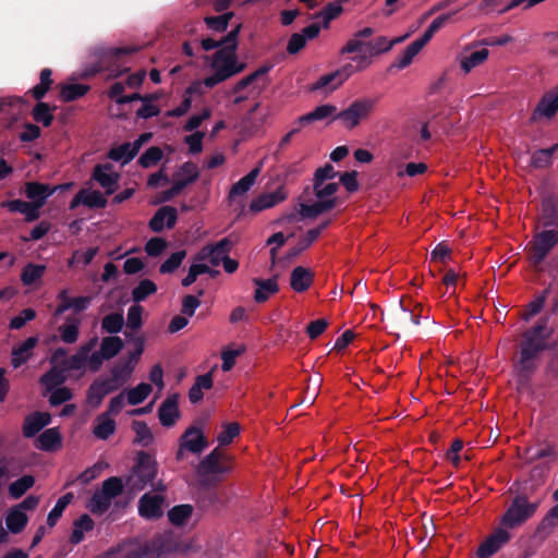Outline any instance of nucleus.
<instances>
[{"label": "nucleus", "mask_w": 558, "mask_h": 558, "mask_svg": "<svg viewBox=\"0 0 558 558\" xmlns=\"http://www.w3.org/2000/svg\"><path fill=\"white\" fill-rule=\"evenodd\" d=\"M239 31L240 25H236L222 40V47L211 57L213 74L203 82L206 87L211 88L245 69V63L240 62L236 56Z\"/></svg>", "instance_id": "obj_1"}, {"label": "nucleus", "mask_w": 558, "mask_h": 558, "mask_svg": "<svg viewBox=\"0 0 558 558\" xmlns=\"http://www.w3.org/2000/svg\"><path fill=\"white\" fill-rule=\"evenodd\" d=\"M338 182H313V197L310 193L303 195L299 203V216L302 219H315L338 205Z\"/></svg>", "instance_id": "obj_2"}, {"label": "nucleus", "mask_w": 558, "mask_h": 558, "mask_svg": "<svg viewBox=\"0 0 558 558\" xmlns=\"http://www.w3.org/2000/svg\"><path fill=\"white\" fill-rule=\"evenodd\" d=\"M549 336L550 330L545 324H538L524 333L520 357L515 366L518 372L523 374L531 373L536 367V359L539 352L545 349L546 340Z\"/></svg>", "instance_id": "obj_3"}, {"label": "nucleus", "mask_w": 558, "mask_h": 558, "mask_svg": "<svg viewBox=\"0 0 558 558\" xmlns=\"http://www.w3.org/2000/svg\"><path fill=\"white\" fill-rule=\"evenodd\" d=\"M157 476V462L146 453L138 456L137 464L126 480V485L132 490H142L153 484Z\"/></svg>", "instance_id": "obj_4"}, {"label": "nucleus", "mask_w": 558, "mask_h": 558, "mask_svg": "<svg viewBox=\"0 0 558 558\" xmlns=\"http://www.w3.org/2000/svg\"><path fill=\"white\" fill-rule=\"evenodd\" d=\"M123 489L122 481L118 477H110L102 483L101 489L94 493L87 508L97 514H102L111 506L114 497L120 495Z\"/></svg>", "instance_id": "obj_5"}, {"label": "nucleus", "mask_w": 558, "mask_h": 558, "mask_svg": "<svg viewBox=\"0 0 558 558\" xmlns=\"http://www.w3.org/2000/svg\"><path fill=\"white\" fill-rule=\"evenodd\" d=\"M375 105L376 101L371 98L356 99L348 108L338 112L337 119L345 129L353 130L371 116Z\"/></svg>", "instance_id": "obj_6"}, {"label": "nucleus", "mask_w": 558, "mask_h": 558, "mask_svg": "<svg viewBox=\"0 0 558 558\" xmlns=\"http://www.w3.org/2000/svg\"><path fill=\"white\" fill-rule=\"evenodd\" d=\"M157 492L145 493L138 500V514L146 520H157L163 515L166 507V489L161 482L156 485Z\"/></svg>", "instance_id": "obj_7"}, {"label": "nucleus", "mask_w": 558, "mask_h": 558, "mask_svg": "<svg viewBox=\"0 0 558 558\" xmlns=\"http://www.w3.org/2000/svg\"><path fill=\"white\" fill-rule=\"evenodd\" d=\"M557 243L558 228L536 232L530 244V260L532 265H539Z\"/></svg>", "instance_id": "obj_8"}, {"label": "nucleus", "mask_w": 558, "mask_h": 558, "mask_svg": "<svg viewBox=\"0 0 558 558\" xmlns=\"http://www.w3.org/2000/svg\"><path fill=\"white\" fill-rule=\"evenodd\" d=\"M267 71V68H259L253 73L241 78L230 89V94L236 95V97L234 98V104H240L243 100L247 99L250 95L258 93L262 87L259 82L264 80Z\"/></svg>", "instance_id": "obj_9"}, {"label": "nucleus", "mask_w": 558, "mask_h": 558, "mask_svg": "<svg viewBox=\"0 0 558 558\" xmlns=\"http://www.w3.org/2000/svg\"><path fill=\"white\" fill-rule=\"evenodd\" d=\"M536 509L537 504L518 498L504 514L501 523L507 527H515L532 517Z\"/></svg>", "instance_id": "obj_10"}, {"label": "nucleus", "mask_w": 558, "mask_h": 558, "mask_svg": "<svg viewBox=\"0 0 558 558\" xmlns=\"http://www.w3.org/2000/svg\"><path fill=\"white\" fill-rule=\"evenodd\" d=\"M359 72L356 64L352 61L351 63L344 64L339 70L329 74L320 76L316 83L312 86L313 90H328L332 92L341 86L351 75Z\"/></svg>", "instance_id": "obj_11"}, {"label": "nucleus", "mask_w": 558, "mask_h": 558, "mask_svg": "<svg viewBox=\"0 0 558 558\" xmlns=\"http://www.w3.org/2000/svg\"><path fill=\"white\" fill-rule=\"evenodd\" d=\"M558 112V85L547 90L534 108L531 121L545 122L551 120Z\"/></svg>", "instance_id": "obj_12"}, {"label": "nucleus", "mask_w": 558, "mask_h": 558, "mask_svg": "<svg viewBox=\"0 0 558 558\" xmlns=\"http://www.w3.org/2000/svg\"><path fill=\"white\" fill-rule=\"evenodd\" d=\"M369 53H362L352 58V61L356 64L357 71L362 72L366 70L372 65L374 57L388 52L393 47V43L384 36L369 41Z\"/></svg>", "instance_id": "obj_13"}, {"label": "nucleus", "mask_w": 558, "mask_h": 558, "mask_svg": "<svg viewBox=\"0 0 558 558\" xmlns=\"http://www.w3.org/2000/svg\"><path fill=\"white\" fill-rule=\"evenodd\" d=\"M231 242L228 239H222L215 244L204 246L196 255V260L206 262L211 266H218L226 255L229 254Z\"/></svg>", "instance_id": "obj_14"}, {"label": "nucleus", "mask_w": 558, "mask_h": 558, "mask_svg": "<svg viewBox=\"0 0 558 558\" xmlns=\"http://www.w3.org/2000/svg\"><path fill=\"white\" fill-rule=\"evenodd\" d=\"M391 329L395 331H407L411 325L420 324V316L413 315L412 312L403 307L401 303L396 305L387 316Z\"/></svg>", "instance_id": "obj_15"}, {"label": "nucleus", "mask_w": 558, "mask_h": 558, "mask_svg": "<svg viewBox=\"0 0 558 558\" xmlns=\"http://www.w3.org/2000/svg\"><path fill=\"white\" fill-rule=\"evenodd\" d=\"M489 57L487 48L465 47L459 54L458 61L460 69L465 73H470L473 69L483 64Z\"/></svg>", "instance_id": "obj_16"}, {"label": "nucleus", "mask_w": 558, "mask_h": 558, "mask_svg": "<svg viewBox=\"0 0 558 558\" xmlns=\"http://www.w3.org/2000/svg\"><path fill=\"white\" fill-rule=\"evenodd\" d=\"M207 447V441L201 429L190 427L181 437V446L177 453L178 459L183 458V450L186 449L194 453L202 452Z\"/></svg>", "instance_id": "obj_17"}, {"label": "nucleus", "mask_w": 558, "mask_h": 558, "mask_svg": "<svg viewBox=\"0 0 558 558\" xmlns=\"http://www.w3.org/2000/svg\"><path fill=\"white\" fill-rule=\"evenodd\" d=\"M117 390V385L107 378H98L93 381L87 390L86 402L92 409L98 408L104 398Z\"/></svg>", "instance_id": "obj_18"}, {"label": "nucleus", "mask_w": 558, "mask_h": 558, "mask_svg": "<svg viewBox=\"0 0 558 558\" xmlns=\"http://www.w3.org/2000/svg\"><path fill=\"white\" fill-rule=\"evenodd\" d=\"M66 351L64 349H58L51 356V364L57 365L61 360L65 359ZM64 368H57L53 366L48 373L44 374L40 377V383L46 387L47 390H52L58 385L64 381Z\"/></svg>", "instance_id": "obj_19"}, {"label": "nucleus", "mask_w": 558, "mask_h": 558, "mask_svg": "<svg viewBox=\"0 0 558 558\" xmlns=\"http://www.w3.org/2000/svg\"><path fill=\"white\" fill-rule=\"evenodd\" d=\"M178 393H172L166 398L158 410V417L162 426L170 427L175 424L180 417Z\"/></svg>", "instance_id": "obj_20"}, {"label": "nucleus", "mask_w": 558, "mask_h": 558, "mask_svg": "<svg viewBox=\"0 0 558 558\" xmlns=\"http://www.w3.org/2000/svg\"><path fill=\"white\" fill-rule=\"evenodd\" d=\"M93 179L110 195L117 190L120 175L110 165H98L94 169Z\"/></svg>", "instance_id": "obj_21"}, {"label": "nucleus", "mask_w": 558, "mask_h": 558, "mask_svg": "<svg viewBox=\"0 0 558 558\" xmlns=\"http://www.w3.org/2000/svg\"><path fill=\"white\" fill-rule=\"evenodd\" d=\"M509 538L510 534L506 530L498 529L480 546L477 550L478 558H489L497 553Z\"/></svg>", "instance_id": "obj_22"}, {"label": "nucleus", "mask_w": 558, "mask_h": 558, "mask_svg": "<svg viewBox=\"0 0 558 558\" xmlns=\"http://www.w3.org/2000/svg\"><path fill=\"white\" fill-rule=\"evenodd\" d=\"M34 446L43 451H58L62 447V436L57 427L43 432L35 440Z\"/></svg>", "instance_id": "obj_23"}, {"label": "nucleus", "mask_w": 558, "mask_h": 558, "mask_svg": "<svg viewBox=\"0 0 558 558\" xmlns=\"http://www.w3.org/2000/svg\"><path fill=\"white\" fill-rule=\"evenodd\" d=\"M287 197L282 189L274 192L264 193L254 198L250 204L251 211L258 213L276 206Z\"/></svg>", "instance_id": "obj_24"}, {"label": "nucleus", "mask_w": 558, "mask_h": 558, "mask_svg": "<svg viewBox=\"0 0 558 558\" xmlns=\"http://www.w3.org/2000/svg\"><path fill=\"white\" fill-rule=\"evenodd\" d=\"M338 109L336 106L330 104H325L316 107L313 111L301 116L298 120L300 124L304 123H313L316 121H325V120H338Z\"/></svg>", "instance_id": "obj_25"}, {"label": "nucleus", "mask_w": 558, "mask_h": 558, "mask_svg": "<svg viewBox=\"0 0 558 558\" xmlns=\"http://www.w3.org/2000/svg\"><path fill=\"white\" fill-rule=\"evenodd\" d=\"M38 343L37 337H29L22 343L12 349L11 364L14 368L20 367L27 362L33 354L34 348Z\"/></svg>", "instance_id": "obj_26"}, {"label": "nucleus", "mask_w": 558, "mask_h": 558, "mask_svg": "<svg viewBox=\"0 0 558 558\" xmlns=\"http://www.w3.org/2000/svg\"><path fill=\"white\" fill-rule=\"evenodd\" d=\"M51 416L46 412H35L27 415L23 424V434L25 437H33L45 426L49 425Z\"/></svg>", "instance_id": "obj_27"}, {"label": "nucleus", "mask_w": 558, "mask_h": 558, "mask_svg": "<svg viewBox=\"0 0 558 558\" xmlns=\"http://www.w3.org/2000/svg\"><path fill=\"white\" fill-rule=\"evenodd\" d=\"M54 190L56 189H51L47 184L37 182H28L25 185L26 196L32 199V203L39 209L45 205L46 199L54 192Z\"/></svg>", "instance_id": "obj_28"}, {"label": "nucleus", "mask_w": 558, "mask_h": 558, "mask_svg": "<svg viewBox=\"0 0 558 558\" xmlns=\"http://www.w3.org/2000/svg\"><path fill=\"white\" fill-rule=\"evenodd\" d=\"M222 453L218 448L214 449L199 464L198 473L202 475L221 474L229 471L228 466L220 463Z\"/></svg>", "instance_id": "obj_29"}, {"label": "nucleus", "mask_w": 558, "mask_h": 558, "mask_svg": "<svg viewBox=\"0 0 558 558\" xmlns=\"http://www.w3.org/2000/svg\"><path fill=\"white\" fill-rule=\"evenodd\" d=\"M97 338L90 339L87 343L83 344L77 352L69 357L64 364V371L68 369H82L87 365V356L90 351L96 347Z\"/></svg>", "instance_id": "obj_30"}, {"label": "nucleus", "mask_w": 558, "mask_h": 558, "mask_svg": "<svg viewBox=\"0 0 558 558\" xmlns=\"http://www.w3.org/2000/svg\"><path fill=\"white\" fill-rule=\"evenodd\" d=\"M177 221V210L173 207H161L151 218L149 226L155 232L163 230L165 227L172 228Z\"/></svg>", "instance_id": "obj_31"}, {"label": "nucleus", "mask_w": 558, "mask_h": 558, "mask_svg": "<svg viewBox=\"0 0 558 558\" xmlns=\"http://www.w3.org/2000/svg\"><path fill=\"white\" fill-rule=\"evenodd\" d=\"M314 274L305 267L298 266L291 272L290 286L295 292L307 290L313 282Z\"/></svg>", "instance_id": "obj_32"}, {"label": "nucleus", "mask_w": 558, "mask_h": 558, "mask_svg": "<svg viewBox=\"0 0 558 558\" xmlns=\"http://www.w3.org/2000/svg\"><path fill=\"white\" fill-rule=\"evenodd\" d=\"M426 44L427 43L422 37L414 40L405 48L402 54L398 59H396L392 66L399 70L409 66Z\"/></svg>", "instance_id": "obj_33"}, {"label": "nucleus", "mask_w": 558, "mask_h": 558, "mask_svg": "<svg viewBox=\"0 0 558 558\" xmlns=\"http://www.w3.org/2000/svg\"><path fill=\"white\" fill-rule=\"evenodd\" d=\"M81 319L76 317L66 318L59 328L60 339L68 344L75 343L80 336Z\"/></svg>", "instance_id": "obj_34"}, {"label": "nucleus", "mask_w": 558, "mask_h": 558, "mask_svg": "<svg viewBox=\"0 0 558 558\" xmlns=\"http://www.w3.org/2000/svg\"><path fill=\"white\" fill-rule=\"evenodd\" d=\"M198 177V168L195 163L185 162L175 174V191H182L187 184L195 181Z\"/></svg>", "instance_id": "obj_35"}, {"label": "nucleus", "mask_w": 558, "mask_h": 558, "mask_svg": "<svg viewBox=\"0 0 558 558\" xmlns=\"http://www.w3.org/2000/svg\"><path fill=\"white\" fill-rule=\"evenodd\" d=\"M213 387L211 372L196 377L194 385L189 390V399L192 403H197L203 399V390Z\"/></svg>", "instance_id": "obj_36"}, {"label": "nucleus", "mask_w": 558, "mask_h": 558, "mask_svg": "<svg viewBox=\"0 0 558 558\" xmlns=\"http://www.w3.org/2000/svg\"><path fill=\"white\" fill-rule=\"evenodd\" d=\"M28 518L20 508H11L5 515V525L11 533H20L27 524Z\"/></svg>", "instance_id": "obj_37"}, {"label": "nucleus", "mask_w": 558, "mask_h": 558, "mask_svg": "<svg viewBox=\"0 0 558 558\" xmlns=\"http://www.w3.org/2000/svg\"><path fill=\"white\" fill-rule=\"evenodd\" d=\"M3 205L11 211H17L25 215L27 221H34L40 215L39 208H37L33 203L14 199L7 202Z\"/></svg>", "instance_id": "obj_38"}, {"label": "nucleus", "mask_w": 558, "mask_h": 558, "mask_svg": "<svg viewBox=\"0 0 558 558\" xmlns=\"http://www.w3.org/2000/svg\"><path fill=\"white\" fill-rule=\"evenodd\" d=\"M254 283L257 287L254 300L258 303L265 302L271 294H275L278 292V283L275 278L262 280V279H254Z\"/></svg>", "instance_id": "obj_39"}, {"label": "nucleus", "mask_w": 558, "mask_h": 558, "mask_svg": "<svg viewBox=\"0 0 558 558\" xmlns=\"http://www.w3.org/2000/svg\"><path fill=\"white\" fill-rule=\"evenodd\" d=\"M260 171V168L257 167L253 169L250 173H247L245 177L240 179L231 189L230 191V198H234L238 196H243L246 192L251 190V187L254 185L256 178L258 177Z\"/></svg>", "instance_id": "obj_40"}, {"label": "nucleus", "mask_w": 558, "mask_h": 558, "mask_svg": "<svg viewBox=\"0 0 558 558\" xmlns=\"http://www.w3.org/2000/svg\"><path fill=\"white\" fill-rule=\"evenodd\" d=\"M116 430V422L108 413H102L96 418L94 435L99 439H107Z\"/></svg>", "instance_id": "obj_41"}, {"label": "nucleus", "mask_w": 558, "mask_h": 558, "mask_svg": "<svg viewBox=\"0 0 558 558\" xmlns=\"http://www.w3.org/2000/svg\"><path fill=\"white\" fill-rule=\"evenodd\" d=\"M167 514L172 525L183 526L190 521L193 514V507L191 505L174 506Z\"/></svg>", "instance_id": "obj_42"}, {"label": "nucleus", "mask_w": 558, "mask_h": 558, "mask_svg": "<svg viewBox=\"0 0 558 558\" xmlns=\"http://www.w3.org/2000/svg\"><path fill=\"white\" fill-rule=\"evenodd\" d=\"M134 363L125 362L123 364H119L114 366L111 371V377L107 378L109 381H112L117 385V389L121 387L124 383L129 380L133 371Z\"/></svg>", "instance_id": "obj_43"}, {"label": "nucleus", "mask_w": 558, "mask_h": 558, "mask_svg": "<svg viewBox=\"0 0 558 558\" xmlns=\"http://www.w3.org/2000/svg\"><path fill=\"white\" fill-rule=\"evenodd\" d=\"M94 527V522L87 514L81 515L74 522V529L71 535V542L77 544L83 541L86 532L92 531Z\"/></svg>", "instance_id": "obj_44"}, {"label": "nucleus", "mask_w": 558, "mask_h": 558, "mask_svg": "<svg viewBox=\"0 0 558 558\" xmlns=\"http://www.w3.org/2000/svg\"><path fill=\"white\" fill-rule=\"evenodd\" d=\"M153 388L149 384L141 383L136 387L125 391L126 402L131 405L142 403L151 393Z\"/></svg>", "instance_id": "obj_45"}, {"label": "nucleus", "mask_w": 558, "mask_h": 558, "mask_svg": "<svg viewBox=\"0 0 558 558\" xmlns=\"http://www.w3.org/2000/svg\"><path fill=\"white\" fill-rule=\"evenodd\" d=\"M123 348V341L120 337L112 336L106 337L101 340L100 351L105 359L110 360L114 357Z\"/></svg>", "instance_id": "obj_46"}, {"label": "nucleus", "mask_w": 558, "mask_h": 558, "mask_svg": "<svg viewBox=\"0 0 558 558\" xmlns=\"http://www.w3.org/2000/svg\"><path fill=\"white\" fill-rule=\"evenodd\" d=\"M137 154L136 147L132 143H125L109 151V157L116 161L126 163Z\"/></svg>", "instance_id": "obj_47"}, {"label": "nucleus", "mask_w": 558, "mask_h": 558, "mask_svg": "<svg viewBox=\"0 0 558 558\" xmlns=\"http://www.w3.org/2000/svg\"><path fill=\"white\" fill-rule=\"evenodd\" d=\"M83 205L89 208H104L107 205L106 197L96 190L83 189Z\"/></svg>", "instance_id": "obj_48"}, {"label": "nucleus", "mask_w": 558, "mask_h": 558, "mask_svg": "<svg viewBox=\"0 0 558 558\" xmlns=\"http://www.w3.org/2000/svg\"><path fill=\"white\" fill-rule=\"evenodd\" d=\"M369 41H365L353 35L352 38H350L341 48L340 53H356V56L362 53H369Z\"/></svg>", "instance_id": "obj_49"}, {"label": "nucleus", "mask_w": 558, "mask_h": 558, "mask_svg": "<svg viewBox=\"0 0 558 558\" xmlns=\"http://www.w3.org/2000/svg\"><path fill=\"white\" fill-rule=\"evenodd\" d=\"M199 86H201L199 82H197V83L193 84L192 86H190L185 90L181 104L177 108L168 111L167 116L168 117H181V116H184L190 110V108H191V105H192L191 95H192V93H194Z\"/></svg>", "instance_id": "obj_50"}, {"label": "nucleus", "mask_w": 558, "mask_h": 558, "mask_svg": "<svg viewBox=\"0 0 558 558\" xmlns=\"http://www.w3.org/2000/svg\"><path fill=\"white\" fill-rule=\"evenodd\" d=\"M132 428L135 433V441L142 446H148L153 442L154 436L150 428L146 423L141 421H135L132 424Z\"/></svg>", "instance_id": "obj_51"}, {"label": "nucleus", "mask_w": 558, "mask_h": 558, "mask_svg": "<svg viewBox=\"0 0 558 558\" xmlns=\"http://www.w3.org/2000/svg\"><path fill=\"white\" fill-rule=\"evenodd\" d=\"M240 425L235 422L222 424V430L217 436L219 446H228L240 434Z\"/></svg>", "instance_id": "obj_52"}, {"label": "nucleus", "mask_w": 558, "mask_h": 558, "mask_svg": "<svg viewBox=\"0 0 558 558\" xmlns=\"http://www.w3.org/2000/svg\"><path fill=\"white\" fill-rule=\"evenodd\" d=\"M342 11L343 9L341 1H335L327 4V7L319 12L317 17L323 20V26L327 28L330 21L337 19L342 13Z\"/></svg>", "instance_id": "obj_53"}, {"label": "nucleus", "mask_w": 558, "mask_h": 558, "mask_svg": "<svg viewBox=\"0 0 558 558\" xmlns=\"http://www.w3.org/2000/svg\"><path fill=\"white\" fill-rule=\"evenodd\" d=\"M45 270L46 266L44 265L28 264L22 271L21 280L24 284H32L43 277Z\"/></svg>", "instance_id": "obj_54"}, {"label": "nucleus", "mask_w": 558, "mask_h": 558, "mask_svg": "<svg viewBox=\"0 0 558 558\" xmlns=\"http://www.w3.org/2000/svg\"><path fill=\"white\" fill-rule=\"evenodd\" d=\"M558 145H554L550 148L539 149L534 153L532 157V165L535 168H546L551 165L553 155L556 151Z\"/></svg>", "instance_id": "obj_55"}, {"label": "nucleus", "mask_w": 558, "mask_h": 558, "mask_svg": "<svg viewBox=\"0 0 558 558\" xmlns=\"http://www.w3.org/2000/svg\"><path fill=\"white\" fill-rule=\"evenodd\" d=\"M73 495L71 493L65 494L61 498L58 499L53 509L49 512L47 518V523L50 526H53L59 518L62 515L65 507L71 502Z\"/></svg>", "instance_id": "obj_56"}, {"label": "nucleus", "mask_w": 558, "mask_h": 558, "mask_svg": "<svg viewBox=\"0 0 558 558\" xmlns=\"http://www.w3.org/2000/svg\"><path fill=\"white\" fill-rule=\"evenodd\" d=\"M34 482L33 476L25 475L9 486V493L13 498H19L34 485Z\"/></svg>", "instance_id": "obj_57"}, {"label": "nucleus", "mask_w": 558, "mask_h": 558, "mask_svg": "<svg viewBox=\"0 0 558 558\" xmlns=\"http://www.w3.org/2000/svg\"><path fill=\"white\" fill-rule=\"evenodd\" d=\"M88 87L83 84H68L61 88V97L64 101H72L78 97L84 96Z\"/></svg>", "instance_id": "obj_58"}, {"label": "nucleus", "mask_w": 558, "mask_h": 558, "mask_svg": "<svg viewBox=\"0 0 558 558\" xmlns=\"http://www.w3.org/2000/svg\"><path fill=\"white\" fill-rule=\"evenodd\" d=\"M270 114L271 111L269 108L260 109L259 104H256L248 112V121L252 123L253 128L258 129L264 125Z\"/></svg>", "instance_id": "obj_59"}, {"label": "nucleus", "mask_w": 558, "mask_h": 558, "mask_svg": "<svg viewBox=\"0 0 558 558\" xmlns=\"http://www.w3.org/2000/svg\"><path fill=\"white\" fill-rule=\"evenodd\" d=\"M90 303L89 296H76L71 299V304L58 305L54 315H61L65 311L72 308L76 312L84 311Z\"/></svg>", "instance_id": "obj_60"}, {"label": "nucleus", "mask_w": 558, "mask_h": 558, "mask_svg": "<svg viewBox=\"0 0 558 558\" xmlns=\"http://www.w3.org/2000/svg\"><path fill=\"white\" fill-rule=\"evenodd\" d=\"M124 319L121 314H110L104 317L101 327L109 333H116L121 330Z\"/></svg>", "instance_id": "obj_61"}, {"label": "nucleus", "mask_w": 558, "mask_h": 558, "mask_svg": "<svg viewBox=\"0 0 558 558\" xmlns=\"http://www.w3.org/2000/svg\"><path fill=\"white\" fill-rule=\"evenodd\" d=\"M157 290L156 284L150 280H143L140 284L133 290V299L136 302L143 301L148 295L155 293Z\"/></svg>", "instance_id": "obj_62"}, {"label": "nucleus", "mask_w": 558, "mask_h": 558, "mask_svg": "<svg viewBox=\"0 0 558 558\" xmlns=\"http://www.w3.org/2000/svg\"><path fill=\"white\" fill-rule=\"evenodd\" d=\"M33 116L37 122H41L45 126L50 125L53 119L49 106L45 102L36 105L33 110Z\"/></svg>", "instance_id": "obj_63"}, {"label": "nucleus", "mask_w": 558, "mask_h": 558, "mask_svg": "<svg viewBox=\"0 0 558 558\" xmlns=\"http://www.w3.org/2000/svg\"><path fill=\"white\" fill-rule=\"evenodd\" d=\"M162 157V150L158 147H150L140 158L138 162L144 168L155 166Z\"/></svg>", "instance_id": "obj_64"}]
</instances>
